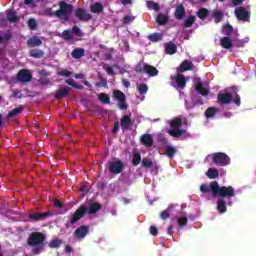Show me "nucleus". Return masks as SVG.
<instances>
[{
	"label": "nucleus",
	"instance_id": "obj_1",
	"mask_svg": "<svg viewBox=\"0 0 256 256\" xmlns=\"http://www.w3.org/2000/svg\"><path fill=\"white\" fill-rule=\"evenodd\" d=\"M201 193H211L212 197L219 199H231L235 197V188L232 186H219V182L212 181L208 184H202L200 186Z\"/></svg>",
	"mask_w": 256,
	"mask_h": 256
},
{
	"label": "nucleus",
	"instance_id": "obj_2",
	"mask_svg": "<svg viewBox=\"0 0 256 256\" xmlns=\"http://www.w3.org/2000/svg\"><path fill=\"white\" fill-rule=\"evenodd\" d=\"M59 9L53 12V8H47L45 13L49 17H57L60 19L61 23H69V15L73 13V5L65 1L59 2Z\"/></svg>",
	"mask_w": 256,
	"mask_h": 256
},
{
	"label": "nucleus",
	"instance_id": "obj_3",
	"mask_svg": "<svg viewBox=\"0 0 256 256\" xmlns=\"http://www.w3.org/2000/svg\"><path fill=\"white\" fill-rule=\"evenodd\" d=\"M47 237L43 232H32L27 238L28 247H33L32 253L39 255L45 249V241Z\"/></svg>",
	"mask_w": 256,
	"mask_h": 256
},
{
	"label": "nucleus",
	"instance_id": "obj_4",
	"mask_svg": "<svg viewBox=\"0 0 256 256\" xmlns=\"http://www.w3.org/2000/svg\"><path fill=\"white\" fill-rule=\"evenodd\" d=\"M181 127H183V119L174 118L170 123V130H168V134L171 135V137H181V135L185 133V130L181 129Z\"/></svg>",
	"mask_w": 256,
	"mask_h": 256
},
{
	"label": "nucleus",
	"instance_id": "obj_5",
	"mask_svg": "<svg viewBox=\"0 0 256 256\" xmlns=\"http://www.w3.org/2000/svg\"><path fill=\"white\" fill-rule=\"evenodd\" d=\"M212 161L218 167H227L231 163V158L223 152H216L212 155Z\"/></svg>",
	"mask_w": 256,
	"mask_h": 256
},
{
	"label": "nucleus",
	"instance_id": "obj_6",
	"mask_svg": "<svg viewBox=\"0 0 256 256\" xmlns=\"http://www.w3.org/2000/svg\"><path fill=\"white\" fill-rule=\"evenodd\" d=\"M236 19L243 23H249L251 21V11L245 9V7H238L234 11Z\"/></svg>",
	"mask_w": 256,
	"mask_h": 256
},
{
	"label": "nucleus",
	"instance_id": "obj_7",
	"mask_svg": "<svg viewBox=\"0 0 256 256\" xmlns=\"http://www.w3.org/2000/svg\"><path fill=\"white\" fill-rule=\"evenodd\" d=\"M85 211H87L85 207L79 206L78 209L70 215L67 223L69 225H75V223H78L81 221V219H83V217H85Z\"/></svg>",
	"mask_w": 256,
	"mask_h": 256
},
{
	"label": "nucleus",
	"instance_id": "obj_8",
	"mask_svg": "<svg viewBox=\"0 0 256 256\" xmlns=\"http://www.w3.org/2000/svg\"><path fill=\"white\" fill-rule=\"evenodd\" d=\"M50 215H53V213L51 211H46V212H41V213L30 212L28 214V219L32 223H37L39 221H45V219H47V217H50Z\"/></svg>",
	"mask_w": 256,
	"mask_h": 256
},
{
	"label": "nucleus",
	"instance_id": "obj_9",
	"mask_svg": "<svg viewBox=\"0 0 256 256\" xmlns=\"http://www.w3.org/2000/svg\"><path fill=\"white\" fill-rule=\"evenodd\" d=\"M16 79L19 83H29L33 79V74L27 69H21L18 71Z\"/></svg>",
	"mask_w": 256,
	"mask_h": 256
},
{
	"label": "nucleus",
	"instance_id": "obj_10",
	"mask_svg": "<svg viewBox=\"0 0 256 256\" xmlns=\"http://www.w3.org/2000/svg\"><path fill=\"white\" fill-rule=\"evenodd\" d=\"M80 207H85V215H95V213L101 211L103 209V206L99 204V202H92L90 204H82Z\"/></svg>",
	"mask_w": 256,
	"mask_h": 256
},
{
	"label": "nucleus",
	"instance_id": "obj_11",
	"mask_svg": "<svg viewBox=\"0 0 256 256\" xmlns=\"http://www.w3.org/2000/svg\"><path fill=\"white\" fill-rule=\"evenodd\" d=\"M123 169H125V164L121 160L114 161L108 166V171H110V173H113L114 175H119V173H123Z\"/></svg>",
	"mask_w": 256,
	"mask_h": 256
},
{
	"label": "nucleus",
	"instance_id": "obj_12",
	"mask_svg": "<svg viewBox=\"0 0 256 256\" xmlns=\"http://www.w3.org/2000/svg\"><path fill=\"white\" fill-rule=\"evenodd\" d=\"M74 238L78 241H83L87 235H89V226H79L73 233Z\"/></svg>",
	"mask_w": 256,
	"mask_h": 256
},
{
	"label": "nucleus",
	"instance_id": "obj_13",
	"mask_svg": "<svg viewBox=\"0 0 256 256\" xmlns=\"http://www.w3.org/2000/svg\"><path fill=\"white\" fill-rule=\"evenodd\" d=\"M75 17L78 21H91L93 19V16L85 10V8H78L75 10Z\"/></svg>",
	"mask_w": 256,
	"mask_h": 256
},
{
	"label": "nucleus",
	"instance_id": "obj_14",
	"mask_svg": "<svg viewBox=\"0 0 256 256\" xmlns=\"http://www.w3.org/2000/svg\"><path fill=\"white\" fill-rule=\"evenodd\" d=\"M203 100L199 97H188L185 100L186 109H195V107H201Z\"/></svg>",
	"mask_w": 256,
	"mask_h": 256
},
{
	"label": "nucleus",
	"instance_id": "obj_15",
	"mask_svg": "<svg viewBox=\"0 0 256 256\" xmlns=\"http://www.w3.org/2000/svg\"><path fill=\"white\" fill-rule=\"evenodd\" d=\"M239 89L236 86L229 87L224 90V92H220L217 97H239Z\"/></svg>",
	"mask_w": 256,
	"mask_h": 256
},
{
	"label": "nucleus",
	"instance_id": "obj_16",
	"mask_svg": "<svg viewBox=\"0 0 256 256\" xmlns=\"http://www.w3.org/2000/svg\"><path fill=\"white\" fill-rule=\"evenodd\" d=\"M120 125L123 131H131V129H133V121H131V116L124 115L120 120Z\"/></svg>",
	"mask_w": 256,
	"mask_h": 256
},
{
	"label": "nucleus",
	"instance_id": "obj_17",
	"mask_svg": "<svg viewBox=\"0 0 256 256\" xmlns=\"http://www.w3.org/2000/svg\"><path fill=\"white\" fill-rule=\"evenodd\" d=\"M195 91L202 95L203 97H207L209 95L210 90L207 86L203 85V82L198 81L195 83Z\"/></svg>",
	"mask_w": 256,
	"mask_h": 256
},
{
	"label": "nucleus",
	"instance_id": "obj_18",
	"mask_svg": "<svg viewBox=\"0 0 256 256\" xmlns=\"http://www.w3.org/2000/svg\"><path fill=\"white\" fill-rule=\"evenodd\" d=\"M185 6L183 4H178L174 11V17L177 21H182L185 19Z\"/></svg>",
	"mask_w": 256,
	"mask_h": 256
},
{
	"label": "nucleus",
	"instance_id": "obj_19",
	"mask_svg": "<svg viewBox=\"0 0 256 256\" xmlns=\"http://www.w3.org/2000/svg\"><path fill=\"white\" fill-rule=\"evenodd\" d=\"M175 83L178 89H183L184 87H187V79H185V75L177 74L175 77Z\"/></svg>",
	"mask_w": 256,
	"mask_h": 256
},
{
	"label": "nucleus",
	"instance_id": "obj_20",
	"mask_svg": "<svg viewBox=\"0 0 256 256\" xmlns=\"http://www.w3.org/2000/svg\"><path fill=\"white\" fill-rule=\"evenodd\" d=\"M140 141L145 147H151L155 143L151 134H143Z\"/></svg>",
	"mask_w": 256,
	"mask_h": 256
},
{
	"label": "nucleus",
	"instance_id": "obj_21",
	"mask_svg": "<svg viewBox=\"0 0 256 256\" xmlns=\"http://www.w3.org/2000/svg\"><path fill=\"white\" fill-rule=\"evenodd\" d=\"M23 109H25V107L23 105H20L14 109H12L7 115V119H15V117H17V115H21L23 113Z\"/></svg>",
	"mask_w": 256,
	"mask_h": 256
},
{
	"label": "nucleus",
	"instance_id": "obj_22",
	"mask_svg": "<svg viewBox=\"0 0 256 256\" xmlns=\"http://www.w3.org/2000/svg\"><path fill=\"white\" fill-rule=\"evenodd\" d=\"M144 73L150 77H157L159 75V70L155 68V66L146 64Z\"/></svg>",
	"mask_w": 256,
	"mask_h": 256
},
{
	"label": "nucleus",
	"instance_id": "obj_23",
	"mask_svg": "<svg viewBox=\"0 0 256 256\" xmlns=\"http://www.w3.org/2000/svg\"><path fill=\"white\" fill-rule=\"evenodd\" d=\"M220 46L223 49H231L233 47V41L229 36H224L220 39Z\"/></svg>",
	"mask_w": 256,
	"mask_h": 256
},
{
	"label": "nucleus",
	"instance_id": "obj_24",
	"mask_svg": "<svg viewBox=\"0 0 256 256\" xmlns=\"http://www.w3.org/2000/svg\"><path fill=\"white\" fill-rule=\"evenodd\" d=\"M177 223H178V227H180V229H183V227L187 226V223H189L187 214H185L184 212H181L179 217H177Z\"/></svg>",
	"mask_w": 256,
	"mask_h": 256
},
{
	"label": "nucleus",
	"instance_id": "obj_25",
	"mask_svg": "<svg viewBox=\"0 0 256 256\" xmlns=\"http://www.w3.org/2000/svg\"><path fill=\"white\" fill-rule=\"evenodd\" d=\"M197 21V17L195 15H190L187 19L184 20L182 27L184 29H189L193 27L194 23Z\"/></svg>",
	"mask_w": 256,
	"mask_h": 256
},
{
	"label": "nucleus",
	"instance_id": "obj_26",
	"mask_svg": "<svg viewBox=\"0 0 256 256\" xmlns=\"http://www.w3.org/2000/svg\"><path fill=\"white\" fill-rule=\"evenodd\" d=\"M27 45L28 47H41V45H43V41L37 36H34L28 39Z\"/></svg>",
	"mask_w": 256,
	"mask_h": 256
},
{
	"label": "nucleus",
	"instance_id": "obj_27",
	"mask_svg": "<svg viewBox=\"0 0 256 256\" xmlns=\"http://www.w3.org/2000/svg\"><path fill=\"white\" fill-rule=\"evenodd\" d=\"M217 211L221 214L227 213V202L225 199L219 198L217 201Z\"/></svg>",
	"mask_w": 256,
	"mask_h": 256
},
{
	"label": "nucleus",
	"instance_id": "obj_28",
	"mask_svg": "<svg viewBox=\"0 0 256 256\" xmlns=\"http://www.w3.org/2000/svg\"><path fill=\"white\" fill-rule=\"evenodd\" d=\"M157 25H167L169 23V16L167 14L160 13L156 17Z\"/></svg>",
	"mask_w": 256,
	"mask_h": 256
},
{
	"label": "nucleus",
	"instance_id": "obj_29",
	"mask_svg": "<svg viewBox=\"0 0 256 256\" xmlns=\"http://www.w3.org/2000/svg\"><path fill=\"white\" fill-rule=\"evenodd\" d=\"M30 57H33L34 59H43L45 57V52L43 50L39 49H32L29 51Z\"/></svg>",
	"mask_w": 256,
	"mask_h": 256
},
{
	"label": "nucleus",
	"instance_id": "obj_30",
	"mask_svg": "<svg viewBox=\"0 0 256 256\" xmlns=\"http://www.w3.org/2000/svg\"><path fill=\"white\" fill-rule=\"evenodd\" d=\"M71 56L73 57V59H81L82 57H85V49L75 48L72 51Z\"/></svg>",
	"mask_w": 256,
	"mask_h": 256
},
{
	"label": "nucleus",
	"instance_id": "obj_31",
	"mask_svg": "<svg viewBox=\"0 0 256 256\" xmlns=\"http://www.w3.org/2000/svg\"><path fill=\"white\" fill-rule=\"evenodd\" d=\"M165 51L168 55H175L177 53V45L173 42H168L165 46Z\"/></svg>",
	"mask_w": 256,
	"mask_h": 256
},
{
	"label": "nucleus",
	"instance_id": "obj_32",
	"mask_svg": "<svg viewBox=\"0 0 256 256\" xmlns=\"http://www.w3.org/2000/svg\"><path fill=\"white\" fill-rule=\"evenodd\" d=\"M193 69V62L189 61V60H184L181 64H180V71L182 73H184V71H191Z\"/></svg>",
	"mask_w": 256,
	"mask_h": 256
},
{
	"label": "nucleus",
	"instance_id": "obj_33",
	"mask_svg": "<svg viewBox=\"0 0 256 256\" xmlns=\"http://www.w3.org/2000/svg\"><path fill=\"white\" fill-rule=\"evenodd\" d=\"M7 19L10 23H17V21H19V16H17V12L14 10H7Z\"/></svg>",
	"mask_w": 256,
	"mask_h": 256
},
{
	"label": "nucleus",
	"instance_id": "obj_34",
	"mask_svg": "<svg viewBox=\"0 0 256 256\" xmlns=\"http://www.w3.org/2000/svg\"><path fill=\"white\" fill-rule=\"evenodd\" d=\"M233 31V26L229 23L222 26V33L223 35H226V37H231V35H233Z\"/></svg>",
	"mask_w": 256,
	"mask_h": 256
},
{
	"label": "nucleus",
	"instance_id": "obj_35",
	"mask_svg": "<svg viewBox=\"0 0 256 256\" xmlns=\"http://www.w3.org/2000/svg\"><path fill=\"white\" fill-rule=\"evenodd\" d=\"M196 15L199 19H201V21H205V19L209 17V10L207 8H200Z\"/></svg>",
	"mask_w": 256,
	"mask_h": 256
},
{
	"label": "nucleus",
	"instance_id": "obj_36",
	"mask_svg": "<svg viewBox=\"0 0 256 256\" xmlns=\"http://www.w3.org/2000/svg\"><path fill=\"white\" fill-rule=\"evenodd\" d=\"M223 11L221 10H214V12L212 13V19H214L215 23H221V21H223Z\"/></svg>",
	"mask_w": 256,
	"mask_h": 256
},
{
	"label": "nucleus",
	"instance_id": "obj_37",
	"mask_svg": "<svg viewBox=\"0 0 256 256\" xmlns=\"http://www.w3.org/2000/svg\"><path fill=\"white\" fill-rule=\"evenodd\" d=\"M148 39L152 43H158V41H163V34H161V33H153V34L148 35Z\"/></svg>",
	"mask_w": 256,
	"mask_h": 256
},
{
	"label": "nucleus",
	"instance_id": "obj_38",
	"mask_svg": "<svg viewBox=\"0 0 256 256\" xmlns=\"http://www.w3.org/2000/svg\"><path fill=\"white\" fill-rule=\"evenodd\" d=\"M141 161V152L134 151L132 157V165H134V167H137V165H139Z\"/></svg>",
	"mask_w": 256,
	"mask_h": 256
},
{
	"label": "nucleus",
	"instance_id": "obj_39",
	"mask_svg": "<svg viewBox=\"0 0 256 256\" xmlns=\"http://www.w3.org/2000/svg\"><path fill=\"white\" fill-rule=\"evenodd\" d=\"M177 154V149L171 145L166 146V152L165 155L168 156L169 159H173L175 155Z\"/></svg>",
	"mask_w": 256,
	"mask_h": 256
},
{
	"label": "nucleus",
	"instance_id": "obj_40",
	"mask_svg": "<svg viewBox=\"0 0 256 256\" xmlns=\"http://www.w3.org/2000/svg\"><path fill=\"white\" fill-rule=\"evenodd\" d=\"M218 111V108L208 107L205 111V117H207V119H211V117H215V115H217Z\"/></svg>",
	"mask_w": 256,
	"mask_h": 256
},
{
	"label": "nucleus",
	"instance_id": "obj_41",
	"mask_svg": "<svg viewBox=\"0 0 256 256\" xmlns=\"http://www.w3.org/2000/svg\"><path fill=\"white\" fill-rule=\"evenodd\" d=\"M91 13H101L103 11V4L96 2L90 6Z\"/></svg>",
	"mask_w": 256,
	"mask_h": 256
},
{
	"label": "nucleus",
	"instance_id": "obj_42",
	"mask_svg": "<svg viewBox=\"0 0 256 256\" xmlns=\"http://www.w3.org/2000/svg\"><path fill=\"white\" fill-rule=\"evenodd\" d=\"M118 100V107L119 109H121L122 111H127V107H129L127 105V100L125 97H117L116 98Z\"/></svg>",
	"mask_w": 256,
	"mask_h": 256
},
{
	"label": "nucleus",
	"instance_id": "obj_43",
	"mask_svg": "<svg viewBox=\"0 0 256 256\" xmlns=\"http://www.w3.org/2000/svg\"><path fill=\"white\" fill-rule=\"evenodd\" d=\"M63 245V240L61 239H52L49 243L50 249H59Z\"/></svg>",
	"mask_w": 256,
	"mask_h": 256
},
{
	"label": "nucleus",
	"instance_id": "obj_44",
	"mask_svg": "<svg viewBox=\"0 0 256 256\" xmlns=\"http://www.w3.org/2000/svg\"><path fill=\"white\" fill-rule=\"evenodd\" d=\"M206 175L208 179H217V177H219V170L215 168H209Z\"/></svg>",
	"mask_w": 256,
	"mask_h": 256
},
{
	"label": "nucleus",
	"instance_id": "obj_45",
	"mask_svg": "<svg viewBox=\"0 0 256 256\" xmlns=\"http://www.w3.org/2000/svg\"><path fill=\"white\" fill-rule=\"evenodd\" d=\"M59 37H61L62 39H64V41H71L73 39V34L71 32V30L67 29L64 30Z\"/></svg>",
	"mask_w": 256,
	"mask_h": 256
},
{
	"label": "nucleus",
	"instance_id": "obj_46",
	"mask_svg": "<svg viewBox=\"0 0 256 256\" xmlns=\"http://www.w3.org/2000/svg\"><path fill=\"white\" fill-rule=\"evenodd\" d=\"M97 77L99 79V83L96 84V87H105V88H107V79H105V77H103L101 72L97 73Z\"/></svg>",
	"mask_w": 256,
	"mask_h": 256
},
{
	"label": "nucleus",
	"instance_id": "obj_47",
	"mask_svg": "<svg viewBox=\"0 0 256 256\" xmlns=\"http://www.w3.org/2000/svg\"><path fill=\"white\" fill-rule=\"evenodd\" d=\"M69 91L70 88L69 87H65V88H61L59 89L56 94L54 95V97H65L66 95H69Z\"/></svg>",
	"mask_w": 256,
	"mask_h": 256
},
{
	"label": "nucleus",
	"instance_id": "obj_48",
	"mask_svg": "<svg viewBox=\"0 0 256 256\" xmlns=\"http://www.w3.org/2000/svg\"><path fill=\"white\" fill-rule=\"evenodd\" d=\"M145 65H147V63L145 62H139L136 64L134 71L136 73H145Z\"/></svg>",
	"mask_w": 256,
	"mask_h": 256
},
{
	"label": "nucleus",
	"instance_id": "obj_49",
	"mask_svg": "<svg viewBox=\"0 0 256 256\" xmlns=\"http://www.w3.org/2000/svg\"><path fill=\"white\" fill-rule=\"evenodd\" d=\"M141 163L144 169H151V167H153V161H151L149 158H143Z\"/></svg>",
	"mask_w": 256,
	"mask_h": 256
},
{
	"label": "nucleus",
	"instance_id": "obj_50",
	"mask_svg": "<svg viewBox=\"0 0 256 256\" xmlns=\"http://www.w3.org/2000/svg\"><path fill=\"white\" fill-rule=\"evenodd\" d=\"M70 32L76 37H83V31H81V28H79L78 26H73Z\"/></svg>",
	"mask_w": 256,
	"mask_h": 256
},
{
	"label": "nucleus",
	"instance_id": "obj_51",
	"mask_svg": "<svg viewBox=\"0 0 256 256\" xmlns=\"http://www.w3.org/2000/svg\"><path fill=\"white\" fill-rule=\"evenodd\" d=\"M232 102H233L232 97H218V103H220V105H227Z\"/></svg>",
	"mask_w": 256,
	"mask_h": 256
},
{
	"label": "nucleus",
	"instance_id": "obj_52",
	"mask_svg": "<svg viewBox=\"0 0 256 256\" xmlns=\"http://www.w3.org/2000/svg\"><path fill=\"white\" fill-rule=\"evenodd\" d=\"M146 5L149 9H153L154 11H159L161 9L159 3L154 1H147Z\"/></svg>",
	"mask_w": 256,
	"mask_h": 256
},
{
	"label": "nucleus",
	"instance_id": "obj_53",
	"mask_svg": "<svg viewBox=\"0 0 256 256\" xmlns=\"http://www.w3.org/2000/svg\"><path fill=\"white\" fill-rule=\"evenodd\" d=\"M67 85L73 87L74 89H83V86L79 85V83L73 81L72 78L66 80Z\"/></svg>",
	"mask_w": 256,
	"mask_h": 256
},
{
	"label": "nucleus",
	"instance_id": "obj_54",
	"mask_svg": "<svg viewBox=\"0 0 256 256\" xmlns=\"http://www.w3.org/2000/svg\"><path fill=\"white\" fill-rule=\"evenodd\" d=\"M13 35L11 32H7L3 36L0 34V43H7V41H10L12 39Z\"/></svg>",
	"mask_w": 256,
	"mask_h": 256
},
{
	"label": "nucleus",
	"instance_id": "obj_55",
	"mask_svg": "<svg viewBox=\"0 0 256 256\" xmlns=\"http://www.w3.org/2000/svg\"><path fill=\"white\" fill-rule=\"evenodd\" d=\"M28 27L31 31H35V29H37V20L30 18L28 20Z\"/></svg>",
	"mask_w": 256,
	"mask_h": 256
},
{
	"label": "nucleus",
	"instance_id": "obj_56",
	"mask_svg": "<svg viewBox=\"0 0 256 256\" xmlns=\"http://www.w3.org/2000/svg\"><path fill=\"white\" fill-rule=\"evenodd\" d=\"M133 21H135V16L133 15H126L123 18V24L124 25H129V23H133Z\"/></svg>",
	"mask_w": 256,
	"mask_h": 256
},
{
	"label": "nucleus",
	"instance_id": "obj_57",
	"mask_svg": "<svg viewBox=\"0 0 256 256\" xmlns=\"http://www.w3.org/2000/svg\"><path fill=\"white\" fill-rule=\"evenodd\" d=\"M138 90L140 95H145L147 93V91H149V87L147 86V84H140L138 86Z\"/></svg>",
	"mask_w": 256,
	"mask_h": 256
},
{
	"label": "nucleus",
	"instance_id": "obj_58",
	"mask_svg": "<svg viewBox=\"0 0 256 256\" xmlns=\"http://www.w3.org/2000/svg\"><path fill=\"white\" fill-rule=\"evenodd\" d=\"M60 77H71L72 72L67 69L59 70L57 73Z\"/></svg>",
	"mask_w": 256,
	"mask_h": 256
},
{
	"label": "nucleus",
	"instance_id": "obj_59",
	"mask_svg": "<svg viewBox=\"0 0 256 256\" xmlns=\"http://www.w3.org/2000/svg\"><path fill=\"white\" fill-rule=\"evenodd\" d=\"M98 99L100 103H103V105H109L111 103L110 97H99Z\"/></svg>",
	"mask_w": 256,
	"mask_h": 256
},
{
	"label": "nucleus",
	"instance_id": "obj_60",
	"mask_svg": "<svg viewBox=\"0 0 256 256\" xmlns=\"http://www.w3.org/2000/svg\"><path fill=\"white\" fill-rule=\"evenodd\" d=\"M171 217V214L169 213V210H164L160 214V218L163 220L169 219Z\"/></svg>",
	"mask_w": 256,
	"mask_h": 256
},
{
	"label": "nucleus",
	"instance_id": "obj_61",
	"mask_svg": "<svg viewBox=\"0 0 256 256\" xmlns=\"http://www.w3.org/2000/svg\"><path fill=\"white\" fill-rule=\"evenodd\" d=\"M150 234H152L153 237H157V235H159V229L155 226H150Z\"/></svg>",
	"mask_w": 256,
	"mask_h": 256
},
{
	"label": "nucleus",
	"instance_id": "obj_62",
	"mask_svg": "<svg viewBox=\"0 0 256 256\" xmlns=\"http://www.w3.org/2000/svg\"><path fill=\"white\" fill-rule=\"evenodd\" d=\"M39 83H40V85H42V87H47V85H51V80H49V79H40Z\"/></svg>",
	"mask_w": 256,
	"mask_h": 256
},
{
	"label": "nucleus",
	"instance_id": "obj_63",
	"mask_svg": "<svg viewBox=\"0 0 256 256\" xmlns=\"http://www.w3.org/2000/svg\"><path fill=\"white\" fill-rule=\"evenodd\" d=\"M53 204L57 209H63V203L59 199H54Z\"/></svg>",
	"mask_w": 256,
	"mask_h": 256
},
{
	"label": "nucleus",
	"instance_id": "obj_64",
	"mask_svg": "<svg viewBox=\"0 0 256 256\" xmlns=\"http://www.w3.org/2000/svg\"><path fill=\"white\" fill-rule=\"evenodd\" d=\"M113 97H125V94L122 93L120 90H114Z\"/></svg>",
	"mask_w": 256,
	"mask_h": 256
}]
</instances>
